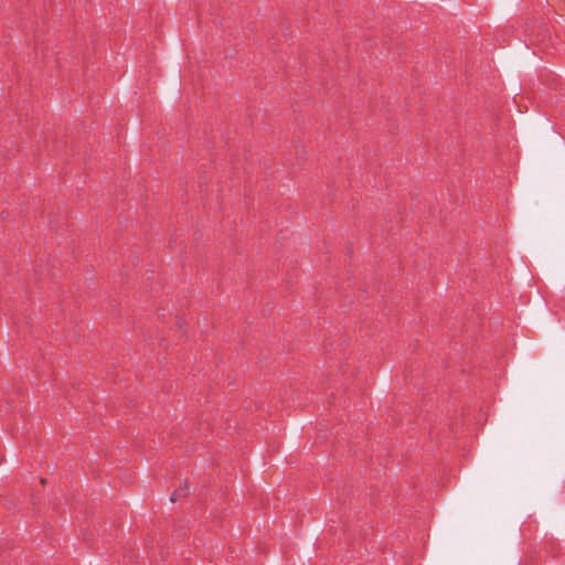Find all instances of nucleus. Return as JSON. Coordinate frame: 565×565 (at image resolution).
<instances>
[{"instance_id": "obj_1", "label": "nucleus", "mask_w": 565, "mask_h": 565, "mask_svg": "<svg viewBox=\"0 0 565 565\" xmlns=\"http://www.w3.org/2000/svg\"><path fill=\"white\" fill-rule=\"evenodd\" d=\"M189 493V487L186 483L183 486H180L178 489L174 490V492L171 494V501L175 502L179 499L185 497Z\"/></svg>"}]
</instances>
